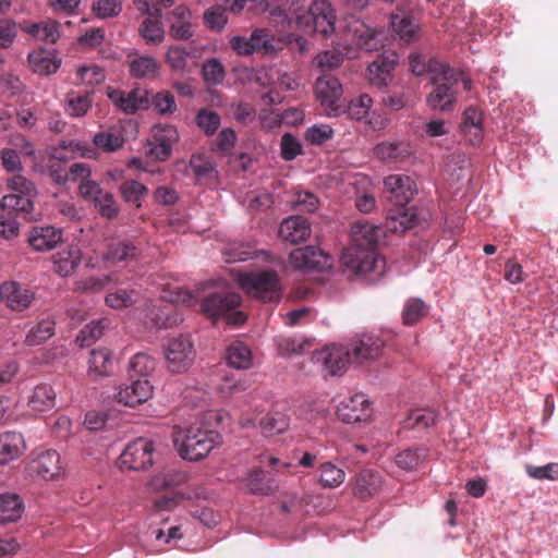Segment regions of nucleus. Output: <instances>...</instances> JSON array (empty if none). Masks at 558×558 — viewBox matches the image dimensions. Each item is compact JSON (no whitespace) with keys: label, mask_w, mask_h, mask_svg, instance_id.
I'll use <instances>...</instances> for the list:
<instances>
[{"label":"nucleus","mask_w":558,"mask_h":558,"mask_svg":"<svg viewBox=\"0 0 558 558\" xmlns=\"http://www.w3.org/2000/svg\"><path fill=\"white\" fill-rule=\"evenodd\" d=\"M271 22L277 29L287 33L293 28L305 34H320L328 37L337 34V45L345 50L363 49L374 51L383 46L384 33L372 29L363 21L348 16L336 25L335 11L325 0H316L310 5L306 0H282L270 11Z\"/></svg>","instance_id":"obj_1"},{"label":"nucleus","mask_w":558,"mask_h":558,"mask_svg":"<svg viewBox=\"0 0 558 558\" xmlns=\"http://www.w3.org/2000/svg\"><path fill=\"white\" fill-rule=\"evenodd\" d=\"M12 193L2 197L0 203V238L13 240L20 233L21 221L35 220L34 198L37 196L36 185L21 174L7 180Z\"/></svg>","instance_id":"obj_2"},{"label":"nucleus","mask_w":558,"mask_h":558,"mask_svg":"<svg viewBox=\"0 0 558 558\" xmlns=\"http://www.w3.org/2000/svg\"><path fill=\"white\" fill-rule=\"evenodd\" d=\"M385 192L388 199L396 207L389 210V229L392 231H405L414 226L415 214L408 204L417 193L414 180L408 175L390 174L384 180Z\"/></svg>","instance_id":"obj_3"},{"label":"nucleus","mask_w":558,"mask_h":558,"mask_svg":"<svg viewBox=\"0 0 558 558\" xmlns=\"http://www.w3.org/2000/svg\"><path fill=\"white\" fill-rule=\"evenodd\" d=\"M172 437L179 454L189 461L204 459L221 440L217 432L196 425L175 426Z\"/></svg>","instance_id":"obj_4"},{"label":"nucleus","mask_w":558,"mask_h":558,"mask_svg":"<svg viewBox=\"0 0 558 558\" xmlns=\"http://www.w3.org/2000/svg\"><path fill=\"white\" fill-rule=\"evenodd\" d=\"M460 74L448 65H440V73L432 77L433 90L426 102L432 110L450 111L457 100Z\"/></svg>","instance_id":"obj_5"},{"label":"nucleus","mask_w":558,"mask_h":558,"mask_svg":"<svg viewBox=\"0 0 558 558\" xmlns=\"http://www.w3.org/2000/svg\"><path fill=\"white\" fill-rule=\"evenodd\" d=\"M241 301V295L235 292L213 293L203 300L201 308L209 318L225 316L228 324L241 325L246 319L243 312L236 311Z\"/></svg>","instance_id":"obj_6"},{"label":"nucleus","mask_w":558,"mask_h":558,"mask_svg":"<svg viewBox=\"0 0 558 558\" xmlns=\"http://www.w3.org/2000/svg\"><path fill=\"white\" fill-rule=\"evenodd\" d=\"M239 283L251 296L264 303L279 300V278L274 270H260L244 274L240 277Z\"/></svg>","instance_id":"obj_7"},{"label":"nucleus","mask_w":558,"mask_h":558,"mask_svg":"<svg viewBox=\"0 0 558 558\" xmlns=\"http://www.w3.org/2000/svg\"><path fill=\"white\" fill-rule=\"evenodd\" d=\"M341 260L355 275L368 276L372 280L380 277L385 271L386 262L376 250L345 248Z\"/></svg>","instance_id":"obj_8"},{"label":"nucleus","mask_w":558,"mask_h":558,"mask_svg":"<svg viewBox=\"0 0 558 558\" xmlns=\"http://www.w3.org/2000/svg\"><path fill=\"white\" fill-rule=\"evenodd\" d=\"M196 351L189 335H179L169 339L165 348V357L169 372L181 374L194 363Z\"/></svg>","instance_id":"obj_9"},{"label":"nucleus","mask_w":558,"mask_h":558,"mask_svg":"<svg viewBox=\"0 0 558 558\" xmlns=\"http://www.w3.org/2000/svg\"><path fill=\"white\" fill-rule=\"evenodd\" d=\"M230 46L240 56H248L254 51L271 54L282 49L283 40L275 37L267 29H255L250 38L242 36L232 37Z\"/></svg>","instance_id":"obj_10"},{"label":"nucleus","mask_w":558,"mask_h":558,"mask_svg":"<svg viewBox=\"0 0 558 558\" xmlns=\"http://www.w3.org/2000/svg\"><path fill=\"white\" fill-rule=\"evenodd\" d=\"M342 92L339 80L331 74H323L316 80L315 94L328 117L342 114Z\"/></svg>","instance_id":"obj_11"},{"label":"nucleus","mask_w":558,"mask_h":558,"mask_svg":"<svg viewBox=\"0 0 558 558\" xmlns=\"http://www.w3.org/2000/svg\"><path fill=\"white\" fill-rule=\"evenodd\" d=\"M154 444L146 438L130 442L119 457L120 469L133 471L145 470L154 463Z\"/></svg>","instance_id":"obj_12"},{"label":"nucleus","mask_w":558,"mask_h":558,"mask_svg":"<svg viewBox=\"0 0 558 558\" xmlns=\"http://www.w3.org/2000/svg\"><path fill=\"white\" fill-rule=\"evenodd\" d=\"M313 359L331 376L342 375L348 364L352 362L350 349L336 344L327 345L320 351L315 352Z\"/></svg>","instance_id":"obj_13"},{"label":"nucleus","mask_w":558,"mask_h":558,"mask_svg":"<svg viewBox=\"0 0 558 558\" xmlns=\"http://www.w3.org/2000/svg\"><path fill=\"white\" fill-rule=\"evenodd\" d=\"M337 416L347 424L366 422L372 416L371 402L363 393H355L339 403Z\"/></svg>","instance_id":"obj_14"},{"label":"nucleus","mask_w":558,"mask_h":558,"mask_svg":"<svg viewBox=\"0 0 558 558\" xmlns=\"http://www.w3.org/2000/svg\"><path fill=\"white\" fill-rule=\"evenodd\" d=\"M27 470L31 475L43 480H52L62 470L60 454L52 449L40 450L28 463Z\"/></svg>","instance_id":"obj_15"},{"label":"nucleus","mask_w":558,"mask_h":558,"mask_svg":"<svg viewBox=\"0 0 558 558\" xmlns=\"http://www.w3.org/2000/svg\"><path fill=\"white\" fill-rule=\"evenodd\" d=\"M106 94L114 106L125 113H135L137 110L149 106L148 94L145 89L134 88L130 92H124L108 87Z\"/></svg>","instance_id":"obj_16"},{"label":"nucleus","mask_w":558,"mask_h":558,"mask_svg":"<svg viewBox=\"0 0 558 558\" xmlns=\"http://www.w3.org/2000/svg\"><path fill=\"white\" fill-rule=\"evenodd\" d=\"M289 259L290 264L296 269L320 270L331 265L329 255L312 245L293 250Z\"/></svg>","instance_id":"obj_17"},{"label":"nucleus","mask_w":558,"mask_h":558,"mask_svg":"<svg viewBox=\"0 0 558 558\" xmlns=\"http://www.w3.org/2000/svg\"><path fill=\"white\" fill-rule=\"evenodd\" d=\"M241 427L251 428L259 426L265 436H274L283 433L289 427V418L280 412H271L257 421V417L242 415L239 421Z\"/></svg>","instance_id":"obj_18"},{"label":"nucleus","mask_w":558,"mask_h":558,"mask_svg":"<svg viewBox=\"0 0 558 558\" xmlns=\"http://www.w3.org/2000/svg\"><path fill=\"white\" fill-rule=\"evenodd\" d=\"M154 387L148 379L132 380L131 384L121 387L116 395L119 403L126 407H136L145 403L153 396Z\"/></svg>","instance_id":"obj_19"},{"label":"nucleus","mask_w":558,"mask_h":558,"mask_svg":"<svg viewBox=\"0 0 558 558\" xmlns=\"http://www.w3.org/2000/svg\"><path fill=\"white\" fill-rule=\"evenodd\" d=\"M165 21L173 39L186 40L193 36L191 11L186 7H175L165 16Z\"/></svg>","instance_id":"obj_20"},{"label":"nucleus","mask_w":558,"mask_h":558,"mask_svg":"<svg viewBox=\"0 0 558 558\" xmlns=\"http://www.w3.org/2000/svg\"><path fill=\"white\" fill-rule=\"evenodd\" d=\"M1 299L12 311L23 312L35 300V293L20 283L11 281L1 286Z\"/></svg>","instance_id":"obj_21"},{"label":"nucleus","mask_w":558,"mask_h":558,"mask_svg":"<svg viewBox=\"0 0 558 558\" xmlns=\"http://www.w3.org/2000/svg\"><path fill=\"white\" fill-rule=\"evenodd\" d=\"M379 238V229L367 222L356 221L351 227V245L348 248L359 251L376 250Z\"/></svg>","instance_id":"obj_22"},{"label":"nucleus","mask_w":558,"mask_h":558,"mask_svg":"<svg viewBox=\"0 0 558 558\" xmlns=\"http://www.w3.org/2000/svg\"><path fill=\"white\" fill-rule=\"evenodd\" d=\"M384 342L375 336H363L351 344L350 351L352 363L362 364L364 362L376 360L380 354Z\"/></svg>","instance_id":"obj_23"},{"label":"nucleus","mask_w":558,"mask_h":558,"mask_svg":"<svg viewBox=\"0 0 558 558\" xmlns=\"http://www.w3.org/2000/svg\"><path fill=\"white\" fill-rule=\"evenodd\" d=\"M62 241V230L52 226L33 227L28 234V243L36 251H49Z\"/></svg>","instance_id":"obj_24"},{"label":"nucleus","mask_w":558,"mask_h":558,"mask_svg":"<svg viewBox=\"0 0 558 558\" xmlns=\"http://www.w3.org/2000/svg\"><path fill=\"white\" fill-rule=\"evenodd\" d=\"M279 236L286 242L296 244L305 241L311 234L308 221L301 216L286 218L279 227Z\"/></svg>","instance_id":"obj_25"},{"label":"nucleus","mask_w":558,"mask_h":558,"mask_svg":"<svg viewBox=\"0 0 558 558\" xmlns=\"http://www.w3.org/2000/svg\"><path fill=\"white\" fill-rule=\"evenodd\" d=\"M375 156L384 162H402L413 154L408 142H383L374 148Z\"/></svg>","instance_id":"obj_26"},{"label":"nucleus","mask_w":558,"mask_h":558,"mask_svg":"<svg viewBox=\"0 0 558 558\" xmlns=\"http://www.w3.org/2000/svg\"><path fill=\"white\" fill-rule=\"evenodd\" d=\"M397 63V56L392 53L390 57L379 56L367 68L369 82L377 86H387L391 80V71Z\"/></svg>","instance_id":"obj_27"},{"label":"nucleus","mask_w":558,"mask_h":558,"mask_svg":"<svg viewBox=\"0 0 558 558\" xmlns=\"http://www.w3.org/2000/svg\"><path fill=\"white\" fill-rule=\"evenodd\" d=\"M27 60L31 70L39 75L53 74L61 65V59L44 49L31 52Z\"/></svg>","instance_id":"obj_28"},{"label":"nucleus","mask_w":558,"mask_h":558,"mask_svg":"<svg viewBox=\"0 0 558 558\" xmlns=\"http://www.w3.org/2000/svg\"><path fill=\"white\" fill-rule=\"evenodd\" d=\"M141 254L140 248L130 240H114L107 245L105 259L119 263L136 260Z\"/></svg>","instance_id":"obj_29"},{"label":"nucleus","mask_w":558,"mask_h":558,"mask_svg":"<svg viewBox=\"0 0 558 558\" xmlns=\"http://www.w3.org/2000/svg\"><path fill=\"white\" fill-rule=\"evenodd\" d=\"M390 24L393 32L404 43H411L418 38V24L415 22L413 16L405 12L398 11L391 14Z\"/></svg>","instance_id":"obj_30"},{"label":"nucleus","mask_w":558,"mask_h":558,"mask_svg":"<svg viewBox=\"0 0 558 558\" xmlns=\"http://www.w3.org/2000/svg\"><path fill=\"white\" fill-rule=\"evenodd\" d=\"M24 449V439L22 434L7 432L0 434V465L20 457Z\"/></svg>","instance_id":"obj_31"},{"label":"nucleus","mask_w":558,"mask_h":558,"mask_svg":"<svg viewBox=\"0 0 558 558\" xmlns=\"http://www.w3.org/2000/svg\"><path fill=\"white\" fill-rule=\"evenodd\" d=\"M380 487V475L372 470H363L356 476L353 494L361 499H365L375 495Z\"/></svg>","instance_id":"obj_32"},{"label":"nucleus","mask_w":558,"mask_h":558,"mask_svg":"<svg viewBox=\"0 0 558 558\" xmlns=\"http://www.w3.org/2000/svg\"><path fill=\"white\" fill-rule=\"evenodd\" d=\"M80 263L81 251L77 246H69L53 256L54 269L63 277L72 275Z\"/></svg>","instance_id":"obj_33"},{"label":"nucleus","mask_w":558,"mask_h":558,"mask_svg":"<svg viewBox=\"0 0 558 558\" xmlns=\"http://www.w3.org/2000/svg\"><path fill=\"white\" fill-rule=\"evenodd\" d=\"M56 391L50 385H37L28 399V407L36 412L49 411L56 405Z\"/></svg>","instance_id":"obj_34"},{"label":"nucleus","mask_w":558,"mask_h":558,"mask_svg":"<svg viewBox=\"0 0 558 558\" xmlns=\"http://www.w3.org/2000/svg\"><path fill=\"white\" fill-rule=\"evenodd\" d=\"M160 63L150 56H137L130 61L129 71L132 77L154 80L158 76Z\"/></svg>","instance_id":"obj_35"},{"label":"nucleus","mask_w":558,"mask_h":558,"mask_svg":"<svg viewBox=\"0 0 558 558\" xmlns=\"http://www.w3.org/2000/svg\"><path fill=\"white\" fill-rule=\"evenodd\" d=\"M438 413L432 409H415L409 412L408 416L402 421L404 429L424 430L435 425Z\"/></svg>","instance_id":"obj_36"},{"label":"nucleus","mask_w":558,"mask_h":558,"mask_svg":"<svg viewBox=\"0 0 558 558\" xmlns=\"http://www.w3.org/2000/svg\"><path fill=\"white\" fill-rule=\"evenodd\" d=\"M93 143L97 148L112 153L123 146L124 137L120 128L112 126L96 133L93 137Z\"/></svg>","instance_id":"obj_37"},{"label":"nucleus","mask_w":558,"mask_h":558,"mask_svg":"<svg viewBox=\"0 0 558 558\" xmlns=\"http://www.w3.org/2000/svg\"><path fill=\"white\" fill-rule=\"evenodd\" d=\"M226 359L233 368L246 369L252 364V352L245 343L234 341L228 347Z\"/></svg>","instance_id":"obj_38"},{"label":"nucleus","mask_w":558,"mask_h":558,"mask_svg":"<svg viewBox=\"0 0 558 558\" xmlns=\"http://www.w3.org/2000/svg\"><path fill=\"white\" fill-rule=\"evenodd\" d=\"M192 57L194 56L191 50L178 45H172L166 52L165 61L170 71L178 74H184L187 71L189 59Z\"/></svg>","instance_id":"obj_39"},{"label":"nucleus","mask_w":558,"mask_h":558,"mask_svg":"<svg viewBox=\"0 0 558 558\" xmlns=\"http://www.w3.org/2000/svg\"><path fill=\"white\" fill-rule=\"evenodd\" d=\"M93 92L78 94L71 92L66 95L65 111L70 117L81 118L84 117L93 104Z\"/></svg>","instance_id":"obj_40"},{"label":"nucleus","mask_w":558,"mask_h":558,"mask_svg":"<svg viewBox=\"0 0 558 558\" xmlns=\"http://www.w3.org/2000/svg\"><path fill=\"white\" fill-rule=\"evenodd\" d=\"M112 367L111 352L100 348L90 352L88 360V372L95 376L109 375Z\"/></svg>","instance_id":"obj_41"},{"label":"nucleus","mask_w":558,"mask_h":558,"mask_svg":"<svg viewBox=\"0 0 558 558\" xmlns=\"http://www.w3.org/2000/svg\"><path fill=\"white\" fill-rule=\"evenodd\" d=\"M23 510V505L16 495H0V523L17 520Z\"/></svg>","instance_id":"obj_42"},{"label":"nucleus","mask_w":558,"mask_h":558,"mask_svg":"<svg viewBox=\"0 0 558 558\" xmlns=\"http://www.w3.org/2000/svg\"><path fill=\"white\" fill-rule=\"evenodd\" d=\"M186 481V474L178 470H166L154 475L150 480V486L156 490H162L177 487Z\"/></svg>","instance_id":"obj_43"},{"label":"nucleus","mask_w":558,"mask_h":558,"mask_svg":"<svg viewBox=\"0 0 558 558\" xmlns=\"http://www.w3.org/2000/svg\"><path fill=\"white\" fill-rule=\"evenodd\" d=\"M106 80V74L102 68L90 64L80 65L76 68L75 85L96 86Z\"/></svg>","instance_id":"obj_44"},{"label":"nucleus","mask_w":558,"mask_h":558,"mask_svg":"<svg viewBox=\"0 0 558 558\" xmlns=\"http://www.w3.org/2000/svg\"><path fill=\"white\" fill-rule=\"evenodd\" d=\"M319 471V484L325 488H336L344 482V471L331 462L320 464Z\"/></svg>","instance_id":"obj_45"},{"label":"nucleus","mask_w":558,"mask_h":558,"mask_svg":"<svg viewBox=\"0 0 558 558\" xmlns=\"http://www.w3.org/2000/svg\"><path fill=\"white\" fill-rule=\"evenodd\" d=\"M428 313V306L418 298L409 299L402 311L403 324L412 326L420 319L425 317Z\"/></svg>","instance_id":"obj_46"},{"label":"nucleus","mask_w":558,"mask_h":558,"mask_svg":"<svg viewBox=\"0 0 558 558\" xmlns=\"http://www.w3.org/2000/svg\"><path fill=\"white\" fill-rule=\"evenodd\" d=\"M28 33L39 40L51 44H54L60 36L58 22L50 20L31 25Z\"/></svg>","instance_id":"obj_47"},{"label":"nucleus","mask_w":558,"mask_h":558,"mask_svg":"<svg viewBox=\"0 0 558 558\" xmlns=\"http://www.w3.org/2000/svg\"><path fill=\"white\" fill-rule=\"evenodd\" d=\"M54 333V322L51 319H43L33 327L26 335L25 342L27 345H39L48 340Z\"/></svg>","instance_id":"obj_48"},{"label":"nucleus","mask_w":558,"mask_h":558,"mask_svg":"<svg viewBox=\"0 0 558 558\" xmlns=\"http://www.w3.org/2000/svg\"><path fill=\"white\" fill-rule=\"evenodd\" d=\"M372 105V98L366 94H362L353 98L348 106H343L342 113L345 112L349 118L361 121L367 118Z\"/></svg>","instance_id":"obj_49"},{"label":"nucleus","mask_w":558,"mask_h":558,"mask_svg":"<svg viewBox=\"0 0 558 558\" xmlns=\"http://www.w3.org/2000/svg\"><path fill=\"white\" fill-rule=\"evenodd\" d=\"M120 192L125 202L140 208L142 206L141 201L148 194V189L138 181L128 180L120 185Z\"/></svg>","instance_id":"obj_50"},{"label":"nucleus","mask_w":558,"mask_h":558,"mask_svg":"<svg viewBox=\"0 0 558 558\" xmlns=\"http://www.w3.org/2000/svg\"><path fill=\"white\" fill-rule=\"evenodd\" d=\"M156 368V361L147 353H136L130 361V372L140 376L141 379H147Z\"/></svg>","instance_id":"obj_51"},{"label":"nucleus","mask_w":558,"mask_h":558,"mask_svg":"<svg viewBox=\"0 0 558 558\" xmlns=\"http://www.w3.org/2000/svg\"><path fill=\"white\" fill-rule=\"evenodd\" d=\"M195 123L207 136H211L218 130L221 119L217 112L203 108L198 110Z\"/></svg>","instance_id":"obj_52"},{"label":"nucleus","mask_w":558,"mask_h":558,"mask_svg":"<svg viewBox=\"0 0 558 558\" xmlns=\"http://www.w3.org/2000/svg\"><path fill=\"white\" fill-rule=\"evenodd\" d=\"M107 326V320L92 322L80 331L76 337V342L80 344V347L92 345L102 336V332Z\"/></svg>","instance_id":"obj_53"},{"label":"nucleus","mask_w":558,"mask_h":558,"mask_svg":"<svg viewBox=\"0 0 558 558\" xmlns=\"http://www.w3.org/2000/svg\"><path fill=\"white\" fill-rule=\"evenodd\" d=\"M140 33L146 43L151 45H159L165 38V31L158 20L146 19L140 27Z\"/></svg>","instance_id":"obj_54"},{"label":"nucleus","mask_w":558,"mask_h":558,"mask_svg":"<svg viewBox=\"0 0 558 558\" xmlns=\"http://www.w3.org/2000/svg\"><path fill=\"white\" fill-rule=\"evenodd\" d=\"M422 448H408L396 456V464L403 470H414L424 458Z\"/></svg>","instance_id":"obj_55"},{"label":"nucleus","mask_w":558,"mask_h":558,"mask_svg":"<svg viewBox=\"0 0 558 558\" xmlns=\"http://www.w3.org/2000/svg\"><path fill=\"white\" fill-rule=\"evenodd\" d=\"M101 217L114 219L119 215V206L111 193H102L94 202Z\"/></svg>","instance_id":"obj_56"},{"label":"nucleus","mask_w":558,"mask_h":558,"mask_svg":"<svg viewBox=\"0 0 558 558\" xmlns=\"http://www.w3.org/2000/svg\"><path fill=\"white\" fill-rule=\"evenodd\" d=\"M133 2L141 14L148 16H159L162 9L173 4V0H133Z\"/></svg>","instance_id":"obj_57"},{"label":"nucleus","mask_w":558,"mask_h":558,"mask_svg":"<svg viewBox=\"0 0 558 558\" xmlns=\"http://www.w3.org/2000/svg\"><path fill=\"white\" fill-rule=\"evenodd\" d=\"M318 198L308 191H296L292 204L295 210L314 213L318 208Z\"/></svg>","instance_id":"obj_58"},{"label":"nucleus","mask_w":558,"mask_h":558,"mask_svg":"<svg viewBox=\"0 0 558 558\" xmlns=\"http://www.w3.org/2000/svg\"><path fill=\"white\" fill-rule=\"evenodd\" d=\"M525 472L530 477L535 478V480L557 481L558 480V463L550 462V463H548L546 465H542V466L526 464Z\"/></svg>","instance_id":"obj_59"},{"label":"nucleus","mask_w":558,"mask_h":558,"mask_svg":"<svg viewBox=\"0 0 558 558\" xmlns=\"http://www.w3.org/2000/svg\"><path fill=\"white\" fill-rule=\"evenodd\" d=\"M264 471L259 468L252 470L246 476V487L252 494L268 495L269 485L265 482Z\"/></svg>","instance_id":"obj_60"},{"label":"nucleus","mask_w":558,"mask_h":558,"mask_svg":"<svg viewBox=\"0 0 558 558\" xmlns=\"http://www.w3.org/2000/svg\"><path fill=\"white\" fill-rule=\"evenodd\" d=\"M333 136V130L328 124H315L305 132V140L313 145H322Z\"/></svg>","instance_id":"obj_61"},{"label":"nucleus","mask_w":558,"mask_h":558,"mask_svg":"<svg viewBox=\"0 0 558 558\" xmlns=\"http://www.w3.org/2000/svg\"><path fill=\"white\" fill-rule=\"evenodd\" d=\"M204 80L209 84H219L225 78V69L215 58L207 60L202 66Z\"/></svg>","instance_id":"obj_62"},{"label":"nucleus","mask_w":558,"mask_h":558,"mask_svg":"<svg viewBox=\"0 0 558 558\" xmlns=\"http://www.w3.org/2000/svg\"><path fill=\"white\" fill-rule=\"evenodd\" d=\"M151 105L159 114H171L177 110L174 96L167 90L158 92L153 97Z\"/></svg>","instance_id":"obj_63"},{"label":"nucleus","mask_w":558,"mask_h":558,"mask_svg":"<svg viewBox=\"0 0 558 558\" xmlns=\"http://www.w3.org/2000/svg\"><path fill=\"white\" fill-rule=\"evenodd\" d=\"M153 140L162 144H168L169 147L179 141V132L173 125L159 124L155 126Z\"/></svg>","instance_id":"obj_64"}]
</instances>
